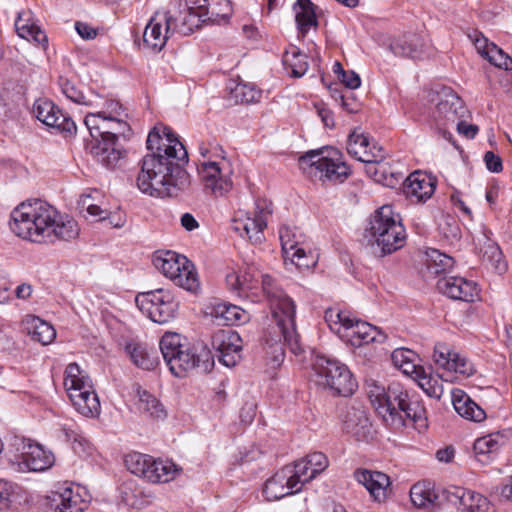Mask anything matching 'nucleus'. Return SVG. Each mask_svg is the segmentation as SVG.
<instances>
[{
  "label": "nucleus",
  "instance_id": "nucleus-2",
  "mask_svg": "<svg viewBox=\"0 0 512 512\" xmlns=\"http://www.w3.org/2000/svg\"><path fill=\"white\" fill-rule=\"evenodd\" d=\"M9 225L16 236L34 243L70 241L80 231L78 223L71 216L61 214L40 199L25 201L15 207Z\"/></svg>",
  "mask_w": 512,
  "mask_h": 512
},
{
  "label": "nucleus",
  "instance_id": "nucleus-9",
  "mask_svg": "<svg viewBox=\"0 0 512 512\" xmlns=\"http://www.w3.org/2000/svg\"><path fill=\"white\" fill-rule=\"evenodd\" d=\"M371 232L383 254L401 249L406 241L400 215L390 205H383L376 211L371 222Z\"/></svg>",
  "mask_w": 512,
  "mask_h": 512
},
{
  "label": "nucleus",
  "instance_id": "nucleus-14",
  "mask_svg": "<svg viewBox=\"0 0 512 512\" xmlns=\"http://www.w3.org/2000/svg\"><path fill=\"white\" fill-rule=\"evenodd\" d=\"M436 107L432 112V120L439 131L446 137L447 129L462 118H465L467 109L462 99L449 87H442L436 91Z\"/></svg>",
  "mask_w": 512,
  "mask_h": 512
},
{
  "label": "nucleus",
  "instance_id": "nucleus-47",
  "mask_svg": "<svg viewBox=\"0 0 512 512\" xmlns=\"http://www.w3.org/2000/svg\"><path fill=\"white\" fill-rule=\"evenodd\" d=\"M283 64L293 77H302L308 70L307 55L297 47H291L283 55Z\"/></svg>",
  "mask_w": 512,
  "mask_h": 512
},
{
  "label": "nucleus",
  "instance_id": "nucleus-63",
  "mask_svg": "<svg viewBox=\"0 0 512 512\" xmlns=\"http://www.w3.org/2000/svg\"><path fill=\"white\" fill-rule=\"evenodd\" d=\"M340 80L349 89H356L361 84L360 77L353 71H342Z\"/></svg>",
  "mask_w": 512,
  "mask_h": 512
},
{
  "label": "nucleus",
  "instance_id": "nucleus-15",
  "mask_svg": "<svg viewBox=\"0 0 512 512\" xmlns=\"http://www.w3.org/2000/svg\"><path fill=\"white\" fill-rule=\"evenodd\" d=\"M271 203L264 199L255 202V209L234 219L233 230L241 237H246L251 243L259 244L264 240V229L270 216Z\"/></svg>",
  "mask_w": 512,
  "mask_h": 512
},
{
  "label": "nucleus",
  "instance_id": "nucleus-26",
  "mask_svg": "<svg viewBox=\"0 0 512 512\" xmlns=\"http://www.w3.org/2000/svg\"><path fill=\"white\" fill-rule=\"evenodd\" d=\"M354 478L367 489L374 501L382 503L388 498L391 482L385 473L368 469H356Z\"/></svg>",
  "mask_w": 512,
  "mask_h": 512
},
{
  "label": "nucleus",
  "instance_id": "nucleus-64",
  "mask_svg": "<svg viewBox=\"0 0 512 512\" xmlns=\"http://www.w3.org/2000/svg\"><path fill=\"white\" fill-rule=\"evenodd\" d=\"M75 29L79 36L85 40L94 39L97 35V31L84 22H76Z\"/></svg>",
  "mask_w": 512,
  "mask_h": 512
},
{
  "label": "nucleus",
  "instance_id": "nucleus-25",
  "mask_svg": "<svg viewBox=\"0 0 512 512\" xmlns=\"http://www.w3.org/2000/svg\"><path fill=\"white\" fill-rule=\"evenodd\" d=\"M34 113L37 119L47 126L70 135L76 133V124L72 118L64 115L51 101H36L34 104Z\"/></svg>",
  "mask_w": 512,
  "mask_h": 512
},
{
  "label": "nucleus",
  "instance_id": "nucleus-16",
  "mask_svg": "<svg viewBox=\"0 0 512 512\" xmlns=\"http://www.w3.org/2000/svg\"><path fill=\"white\" fill-rule=\"evenodd\" d=\"M48 499L55 512H83L89 503L85 489L73 483L57 485Z\"/></svg>",
  "mask_w": 512,
  "mask_h": 512
},
{
  "label": "nucleus",
  "instance_id": "nucleus-4",
  "mask_svg": "<svg viewBox=\"0 0 512 512\" xmlns=\"http://www.w3.org/2000/svg\"><path fill=\"white\" fill-rule=\"evenodd\" d=\"M264 294L270 301L272 315L281 333L284 344L295 355L303 352L300 336L296 330V306L294 301L280 289L270 275H261Z\"/></svg>",
  "mask_w": 512,
  "mask_h": 512
},
{
  "label": "nucleus",
  "instance_id": "nucleus-52",
  "mask_svg": "<svg viewBox=\"0 0 512 512\" xmlns=\"http://www.w3.org/2000/svg\"><path fill=\"white\" fill-rule=\"evenodd\" d=\"M199 150L202 157L199 166H219L222 161H230L223 148L217 144L202 146Z\"/></svg>",
  "mask_w": 512,
  "mask_h": 512
},
{
  "label": "nucleus",
  "instance_id": "nucleus-27",
  "mask_svg": "<svg viewBox=\"0 0 512 512\" xmlns=\"http://www.w3.org/2000/svg\"><path fill=\"white\" fill-rule=\"evenodd\" d=\"M435 188V178L427 173L415 171L405 180L403 191L412 202L424 203L434 194Z\"/></svg>",
  "mask_w": 512,
  "mask_h": 512
},
{
  "label": "nucleus",
  "instance_id": "nucleus-58",
  "mask_svg": "<svg viewBox=\"0 0 512 512\" xmlns=\"http://www.w3.org/2000/svg\"><path fill=\"white\" fill-rule=\"evenodd\" d=\"M207 2L208 0H178L175 6L181 8V11H193L206 16Z\"/></svg>",
  "mask_w": 512,
  "mask_h": 512
},
{
  "label": "nucleus",
  "instance_id": "nucleus-44",
  "mask_svg": "<svg viewBox=\"0 0 512 512\" xmlns=\"http://www.w3.org/2000/svg\"><path fill=\"white\" fill-rule=\"evenodd\" d=\"M209 314L219 325L233 326L244 321V311L232 304L215 303L210 307Z\"/></svg>",
  "mask_w": 512,
  "mask_h": 512
},
{
  "label": "nucleus",
  "instance_id": "nucleus-7",
  "mask_svg": "<svg viewBox=\"0 0 512 512\" xmlns=\"http://www.w3.org/2000/svg\"><path fill=\"white\" fill-rule=\"evenodd\" d=\"M325 321L339 338L354 347L371 342L383 343L387 337L378 327L356 319L347 311L335 308L327 309Z\"/></svg>",
  "mask_w": 512,
  "mask_h": 512
},
{
  "label": "nucleus",
  "instance_id": "nucleus-33",
  "mask_svg": "<svg viewBox=\"0 0 512 512\" xmlns=\"http://www.w3.org/2000/svg\"><path fill=\"white\" fill-rule=\"evenodd\" d=\"M390 49L396 56L420 59L426 55L427 44L420 35L407 34L394 40Z\"/></svg>",
  "mask_w": 512,
  "mask_h": 512
},
{
  "label": "nucleus",
  "instance_id": "nucleus-10",
  "mask_svg": "<svg viewBox=\"0 0 512 512\" xmlns=\"http://www.w3.org/2000/svg\"><path fill=\"white\" fill-rule=\"evenodd\" d=\"M153 264L175 285L188 291H196L199 287L194 265L184 255L170 250L157 251L153 256Z\"/></svg>",
  "mask_w": 512,
  "mask_h": 512
},
{
  "label": "nucleus",
  "instance_id": "nucleus-53",
  "mask_svg": "<svg viewBox=\"0 0 512 512\" xmlns=\"http://www.w3.org/2000/svg\"><path fill=\"white\" fill-rule=\"evenodd\" d=\"M236 102L255 103L261 98V91L250 83H238L232 90Z\"/></svg>",
  "mask_w": 512,
  "mask_h": 512
},
{
  "label": "nucleus",
  "instance_id": "nucleus-20",
  "mask_svg": "<svg viewBox=\"0 0 512 512\" xmlns=\"http://www.w3.org/2000/svg\"><path fill=\"white\" fill-rule=\"evenodd\" d=\"M175 16H169L167 12H157L150 19L143 33V43L145 47L154 52H159L165 46L167 40L174 34L173 27Z\"/></svg>",
  "mask_w": 512,
  "mask_h": 512
},
{
  "label": "nucleus",
  "instance_id": "nucleus-42",
  "mask_svg": "<svg viewBox=\"0 0 512 512\" xmlns=\"http://www.w3.org/2000/svg\"><path fill=\"white\" fill-rule=\"evenodd\" d=\"M70 400L75 409L86 417H96L100 414V401L93 386L79 394H72Z\"/></svg>",
  "mask_w": 512,
  "mask_h": 512
},
{
  "label": "nucleus",
  "instance_id": "nucleus-5",
  "mask_svg": "<svg viewBox=\"0 0 512 512\" xmlns=\"http://www.w3.org/2000/svg\"><path fill=\"white\" fill-rule=\"evenodd\" d=\"M159 347L169 371L175 377L184 378L201 365L204 370L208 369L211 358L209 351L197 353L178 333H165L160 339Z\"/></svg>",
  "mask_w": 512,
  "mask_h": 512
},
{
  "label": "nucleus",
  "instance_id": "nucleus-51",
  "mask_svg": "<svg viewBox=\"0 0 512 512\" xmlns=\"http://www.w3.org/2000/svg\"><path fill=\"white\" fill-rule=\"evenodd\" d=\"M138 409L153 418L165 417V410L159 400L147 391L139 392Z\"/></svg>",
  "mask_w": 512,
  "mask_h": 512
},
{
  "label": "nucleus",
  "instance_id": "nucleus-40",
  "mask_svg": "<svg viewBox=\"0 0 512 512\" xmlns=\"http://www.w3.org/2000/svg\"><path fill=\"white\" fill-rule=\"evenodd\" d=\"M64 386L71 399L72 394L90 389L93 385L90 378L82 371L78 364L70 363L65 369Z\"/></svg>",
  "mask_w": 512,
  "mask_h": 512
},
{
  "label": "nucleus",
  "instance_id": "nucleus-38",
  "mask_svg": "<svg viewBox=\"0 0 512 512\" xmlns=\"http://www.w3.org/2000/svg\"><path fill=\"white\" fill-rule=\"evenodd\" d=\"M293 10L298 31L302 37H304L311 28H317L316 6L311 0H297L293 5Z\"/></svg>",
  "mask_w": 512,
  "mask_h": 512
},
{
  "label": "nucleus",
  "instance_id": "nucleus-3",
  "mask_svg": "<svg viewBox=\"0 0 512 512\" xmlns=\"http://www.w3.org/2000/svg\"><path fill=\"white\" fill-rule=\"evenodd\" d=\"M368 398L382 419L392 426L413 424L416 429L427 427L426 409L414 395H409L405 387L396 381L387 388L372 381L367 384Z\"/></svg>",
  "mask_w": 512,
  "mask_h": 512
},
{
  "label": "nucleus",
  "instance_id": "nucleus-11",
  "mask_svg": "<svg viewBox=\"0 0 512 512\" xmlns=\"http://www.w3.org/2000/svg\"><path fill=\"white\" fill-rule=\"evenodd\" d=\"M313 368L317 384L335 391L338 395L349 396L357 387L347 366L336 360L318 356Z\"/></svg>",
  "mask_w": 512,
  "mask_h": 512
},
{
  "label": "nucleus",
  "instance_id": "nucleus-62",
  "mask_svg": "<svg viewBox=\"0 0 512 512\" xmlns=\"http://www.w3.org/2000/svg\"><path fill=\"white\" fill-rule=\"evenodd\" d=\"M89 197L82 200V207H86L87 213L94 218L104 220L108 216V211L102 209L100 206L88 203Z\"/></svg>",
  "mask_w": 512,
  "mask_h": 512
},
{
  "label": "nucleus",
  "instance_id": "nucleus-45",
  "mask_svg": "<svg viewBox=\"0 0 512 512\" xmlns=\"http://www.w3.org/2000/svg\"><path fill=\"white\" fill-rule=\"evenodd\" d=\"M415 381L430 398L440 399L442 397L444 389L438 375H433L431 372H427L425 368H421L418 369Z\"/></svg>",
  "mask_w": 512,
  "mask_h": 512
},
{
  "label": "nucleus",
  "instance_id": "nucleus-43",
  "mask_svg": "<svg viewBox=\"0 0 512 512\" xmlns=\"http://www.w3.org/2000/svg\"><path fill=\"white\" fill-rule=\"evenodd\" d=\"M25 329L31 338L43 345L50 344L56 337L54 327L37 316L25 319Z\"/></svg>",
  "mask_w": 512,
  "mask_h": 512
},
{
  "label": "nucleus",
  "instance_id": "nucleus-49",
  "mask_svg": "<svg viewBox=\"0 0 512 512\" xmlns=\"http://www.w3.org/2000/svg\"><path fill=\"white\" fill-rule=\"evenodd\" d=\"M504 440L500 434H490L478 438L473 445L477 457L485 456L497 452L502 446ZM482 461L481 458H479Z\"/></svg>",
  "mask_w": 512,
  "mask_h": 512
},
{
  "label": "nucleus",
  "instance_id": "nucleus-8",
  "mask_svg": "<svg viewBox=\"0 0 512 512\" xmlns=\"http://www.w3.org/2000/svg\"><path fill=\"white\" fill-rule=\"evenodd\" d=\"M347 151L355 159L367 164L366 171L374 181L386 186L393 185V173L386 175V164L383 163L384 151L376 143H371L368 135L356 129L348 137Z\"/></svg>",
  "mask_w": 512,
  "mask_h": 512
},
{
  "label": "nucleus",
  "instance_id": "nucleus-17",
  "mask_svg": "<svg viewBox=\"0 0 512 512\" xmlns=\"http://www.w3.org/2000/svg\"><path fill=\"white\" fill-rule=\"evenodd\" d=\"M211 346L218 361L226 367H234L242 358V338L232 329L216 331L211 337Z\"/></svg>",
  "mask_w": 512,
  "mask_h": 512
},
{
  "label": "nucleus",
  "instance_id": "nucleus-21",
  "mask_svg": "<svg viewBox=\"0 0 512 512\" xmlns=\"http://www.w3.org/2000/svg\"><path fill=\"white\" fill-rule=\"evenodd\" d=\"M198 173L205 189L215 196H223L233 187V167L230 161H222L219 166H199Z\"/></svg>",
  "mask_w": 512,
  "mask_h": 512
},
{
  "label": "nucleus",
  "instance_id": "nucleus-18",
  "mask_svg": "<svg viewBox=\"0 0 512 512\" xmlns=\"http://www.w3.org/2000/svg\"><path fill=\"white\" fill-rule=\"evenodd\" d=\"M303 485L291 465L278 470L264 485L263 494L268 501H276L301 491Z\"/></svg>",
  "mask_w": 512,
  "mask_h": 512
},
{
  "label": "nucleus",
  "instance_id": "nucleus-30",
  "mask_svg": "<svg viewBox=\"0 0 512 512\" xmlns=\"http://www.w3.org/2000/svg\"><path fill=\"white\" fill-rule=\"evenodd\" d=\"M21 463L29 471H44L54 463V455L38 443L24 441L21 451Z\"/></svg>",
  "mask_w": 512,
  "mask_h": 512
},
{
  "label": "nucleus",
  "instance_id": "nucleus-36",
  "mask_svg": "<svg viewBox=\"0 0 512 512\" xmlns=\"http://www.w3.org/2000/svg\"><path fill=\"white\" fill-rule=\"evenodd\" d=\"M91 154L102 165L113 168L123 157L124 152L117 146V140L102 138L91 147Z\"/></svg>",
  "mask_w": 512,
  "mask_h": 512
},
{
  "label": "nucleus",
  "instance_id": "nucleus-54",
  "mask_svg": "<svg viewBox=\"0 0 512 512\" xmlns=\"http://www.w3.org/2000/svg\"><path fill=\"white\" fill-rule=\"evenodd\" d=\"M226 282L229 288L238 295L255 287L253 284V277L247 272L230 273L226 277Z\"/></svg>",
  "mask_w": 512,
  "mask_h": 512
},
{
  "label": "nucleus",
  "instance_id": "nucleus-59",
  "mask_svg": "<svg viewBox=\"0 0 512 512\" xmlns=\"http://www.w3.org/2000/svg\"><path fill=\"white\" fill-rule=\"evenodd\" d=\"M412 358H417L416 353L406 348L395 349L391 354L392 363L396 368H399Z\"/></svg>",
  "mask_w": 512,
  "mask_h": 512
},
{
  "label": "nucleus",
  "instance_id": "nucleus-22",
  "mask_svg": "<svg viewBox=\"0 0 512 512\" xmlns=\"http://www.w3.org/2000/svg\"><path fill=\"white\" fill-rule=\"evenodd\" d=\"M84 124L93 138L117 140L119 137L126 138L131 134L129 124L121 117L86 115Z\"/></svg>",
  "mask_w": 512,
  "mask_h": 512
},
{
  "label": "nucleus",
  "instance_id": "nucleus-50",
  "mask_svg": "<svg viewBox=\"0 0 512 512\" xmlns=\"http://www.w3.org/2000/svg\"><path fill=\"white\" fill-rule=\"evenodd\" d=\"M205 7L207 20L217 23L222 20H227L232 13L231 2L229 0H208Z\"/></svg>",
  "mask_w": 512,
  "mask_h": 512
},
{
  "label": "nucleus",
  "instance_id": "nucleus-13",
  "mask_svg": "<svg viewBox=\"0 0 512 512\" xmlns=\"http://www.w3.org/2000/svg\"><path fill=\"white\" fill-rule=\"evenodd\" d=\"M135 302L137 307L153 322L165 324L176 317L179 304L174 295L166 289H155L139 293Z\"/></svg>",
  "mask_w": 512,
  "mask_h": 512
},
{
  "label": "nucleus",
  "instance_id": "nucleus-37",
  "mask_svg": "<svg viewBox=\"0 0 512 512\" xmlns=\"http://www.w3.org/2000/svg\"><path fill=\"white\" fill-rule=\"evenodd\" d=\"M167 13H169V16H175V20H173V27H175L176 33L183 36L193 33V31L198 28L202 22L207 21V18L204 15H200L193 11H181V8L176 6L168 10Z\"/></svg>",
  "mask_w": 512,
  "mask_h": 512
},
{
  "label": "nucleus",
  "instance_id": "nucleus-46",
  "mask_svg": "<svg viewBox=\"0 0 512 512\" xmlns=\"http://www.w3.org/2000/svg\"><path fill=\"white\" fill-rule=\"evenodd\" d=\"M119 493L122 501L131 507L141 506L147 496L144 489L134 479L124 480L119 486Z\"/></svg>",
  "mask_w": 512,
  "mask_h": 512
},
{
  "label": "nucleus",
  "instance_id": "nucleus-23",
  "mask_svg": "<svg viewBox=\"0 0 512 512\" xmlns=\"http://www.w3.org/2000/svg\"><path fill=\"white\" fill-rule=\"evenodd\" d=\"M433 361L440 368L466 377L475 372L473 363L465 355L443 342L434 346Z\"/></svg>",
  "mask_w": 512,
  "mask_h": 512
},
{
  "label": "nucleus",
  "instance_id": "nucleus-32",
  "mask_svg": "<svg viewBox=\"0 0 512 512\" xmlns=\"http://www.w3.org/2000/svg\"><path fill=\"white\" fill-rule=\"evenodd\" d=\"M58 85L63 95L78 105L86 107L101 106L102 96L91 89L83 91L76 83L63 76L59 77Z\"/></svg>",
  "mask_w": 512,
  "mask_h": 512
},
{
  "label": "nucleus",
  "instance_id": "nucleus-48",
  "mask_svg": "<svg viewBox=\"0 0 512 512\" xmlns=\"http://www.w3.org/2000/svg\"><path fill=\"white\" fill-rule=\"evenodd\" d=\"M426 267L430 274L440 275L449 271L453 265L452 257L440 252L437 249H430L426 252Z\"/></svg>",
  "mask_w": 512,
  "mask_h": 512
},
{
  "label": "nucleus",
  "instance_id": "nucleus-29",
  "mask_svg": "<svg viewBox=\"0 0 512 512\" xmlns=\"http://www.w3.org/2000/svg\"><path fill=\"white\" fill-rule=\"evenodd\" d=\"M343 431L357 441H369L372 438V424L365 411L351 407L343 418Z\"/></svg>",
  "mask_w": 512,
  "mask_h": 512
},
{
  "label": "nucleus",
  "instance_id": "nucleus-12",
  "mask_svg": "<svg viewBox=\"0 0 512 512\" xmlns=\"http://www.w3.org/2000/svg\"><path fill=\"white\" fill-rule=\"evenodd\" d=\"M124 464L128 471L151 483H166L176 475L175 465L171 462L132 452L125 456Z\"/></svg>",
  "mask_w": 512,
  "mask_h": 512
},
{
  "label": "nucleus",
  "instance_id": "nucleus-41",
  "mask_svg": "<svg viewBox=\"0 0 512 512\" xmlns=\"http://www.w3.org/2000/svg\"><path fill=\"white\" fill-rule=\"evenodd\" d=\"M410 499L417 508L434 510L439 506V496L427 482L414 484L410 489Z\"/></svg>",
  "mask_w": 512,
  "mask_h": 512
},
{
  "label": "nucleus",
  "instance_id": "nucleus-55",
  "mask_svg": "<svg viewBox=\"0 0 512 512\" xmlns=\"http://www.w3.org/2000/svg\"><path fill=\"white\" fill-rule=\"evenodd\" d=\"M19 487L9 481L0 479V510H7L18 500Z\"/></svg>",
  "mask_w": 512,
  "mask_h": 512
},
{
  "label": "nucleus",
  "instance_id": "nucleus-57",
  "mask_svg": "<svg viewBox=\"0 0 512 512\" xmlns=\"http://www.w3.org/2000/svg\"><path fill=\"white\" fill-rule=\"evenodd\" d=\"M489 47L485 59L498 68L512 70V58L495 44Z\"/></svg>",
  "mask_w": 512,
  "mask_h": 512
},
{
  "label": "nucleus",
  "instance_id": "nucleus-60",
  "mask_svg": "<svg viewBox=\"0 0 512 512\" xmlns=\"http://www.w3.org/2000/svg\"><path fill=\"white\" fill-rule=\"evenodd\" d=\"M486 168L492 173H500L503 170L502 159L492 151L484 154Z\"/></svg>",
  "mask_w": 512,
  "mask_h": 512
},
{
  "label": "nucleus",
  "instance_id": "nucleus-31",
  "mask_svg": "<svg viewBox=\"0 0 512 512\" xmlns=\"http://www.w3.org/2000/svg\"><path fill=\"white\" fill-rule=\"evenodd\" d=\"M328 458L322 452H314L296 461L291 468L296 472L302 485L316 478L327 469Z\"/></svg>",
  "mask_w": 512,
  "mask_h": 512
},
{
  "label": "nucleus",
  "instance_id": "nucleus-1",
  "mask_svg": "<svg viewBox=\"0 0 512 512\" xmlns=\"http://www.w3.org/2000/svg\"><path fill=\"white\" fill-rule=\"evenodd\" d=\"M146 143L151 153L142 160L137 186L153 197L171 196L187 182V174L182 167L187 160V151L169 127L152 130Z\"/></svg>",
  "mask_w": 512,
  "mask_h": 512
},
{
  "label": "nucleus",
  "instance_id": "nucleus-24",
  "mask_svg": "<svg viewBox=\"0 0 512 512\" xmlns=\"http://www.w3.org/2000/svg\"><path fill=\"white\" fill-rule=\"evenodd\" d=\"M296 229L289 226H281L279 238L285 260H290L298 268H309L315 264L314 257L308 255L299 241Z\"/></svg>",
  "mask_w": 512,
  "mask_h": 512
},
{
  "label": "nucleus",
  "instance_id": "nucleus-28",
  "mask_svg": "<svg viewBox=\"0 0 512 512\" xmlns=\"http://www.w3.org/2000/svg\"><path fill=\"white\" fill-rule=\"evenodd\" d=\"M437 288L448 297L465 302L475 301L479 294L476 283L462 277H443L438 280Z\"/></svg>",
  "mask_w": 512,
  "mask_h": 512
},
{
  "label": "nucleus",
  "instance_id": "nucleus-34",
  "mask_svg": "<svg viewBox=\"0 0 512 512\" xmlns=\"http://www.w3.org/2000/svg\"><path fill=\"white\" fill-rule=\"evenodd\" d=\"M452 404L455 411L467 420L481 422L486 418L484 409L461 389L452 391Z\"/></svg>",
  "mask_w": 512,
  "mask_h": 512
},
{
  "label": "nucleus",
  "instance_id": "nucleus-6",
  "mask_svg": "<svg viewBox=\"0 0 512 512\" xmlns=\"http://www.w3.org/2000/svg\"><path fill=\"white\" fill-rule=\"evenodd\" d=\"M298 165L304 174L323 182L342 183L351 173L341 152L332 147L306 152L299 157Z\"/></svg>",
  "mask_w": 512,
  "mask_h": 512
},
{
  "label": "nucleus",
  "instance_id": "nucleus-39",
  "mask_svg": "<svg viewBox=\"0 0 512 512\" xmlns=\"http://www.w3.org/2000/svg\"><path fill=\"white\" fill-rule=\"evenodd\" d=\"M125 350L131 361L139 368L153 370L158 364L156 352L144 344L129 342L126 344Z\"/></svg>",
  "mask_w": 512,
  "mask_h": 512
},
{
  "label": "nucleus",
  "instance_id": "nucleus-56",
  "mask_svg": "<svg viewBox=\"0 0 512 512\" xmlns=\"http://www.w3.org/2000/svg\"><path fill=\"white\" fill-rule=\"evenodd\" d=\"M93 108L99 110L87 113L86 115H99L101 117H126V114L120 102L113 99H104V97H102L101 106Z\"/></svg>",
  "mask_w": 512,
  "mask_h": 512
},
{
  "label": "nucleus",
  "instance_id": "nucleus-19",
  "mask_svg": "<svg viewBox=\"0 0 512 512\" xmlns=\"http://www.w3.org/2000/svg\"><path fill=\"white\" fill-rule=\"evenodd\" d=\"M447 502L460 512H495L493 504L482 494L458 486L443 490Z\"/></svg>",
  "mask_w": 512,
  "mask_h": 512
},
{
  "label": "nucleus",
  "instance_id": "nucleus-35",
  "mask_svg": "<svg viewBox=\"0 0 512 512\" xmlns=\"http://www.w3.org/2000/svg\"><path fill=\"white\" fill-rule=\"evenodd\" d=\"M15 30L18 36L23 39L42 45L47 43L46 34L35 23L33 13L30 10H23L18 13L15 20Z\"/></svg>",
  "mask_w": 512,
  "mask_h": 512
},
{
  "label": "nucleus",
  "instance_id": "nucleus-61",
  "mask_svg": "<svg viewBox=\"0 0 512 512\" xmlns=\"http://www.w3.org/2000/svg\"><path fill=\"white\" fill-rule=\"evenodd\" d=\"M454 125L457 131L468 139H473L479 131L478 126L466 123L464 118L459 119Z\"/></svg>",
  "mask_w": 512,
  "mask_h": 512
}]
</instances>
